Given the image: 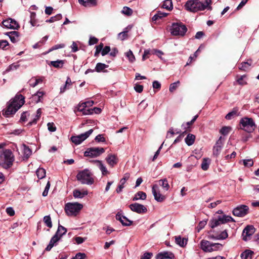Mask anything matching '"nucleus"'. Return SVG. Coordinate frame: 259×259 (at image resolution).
Masks as SVG:
<instances>
[{"instance_id":"obj_1","label":"nucleus","mask_w":259,"mask_h":259,"mask_svg":"<svg viewBox=\"0 0 259 259\" xmlns=\"http://www.w3.org/2000/svg\"><path fill=\"white\" fill-rule=\"evenodd\" d=\"M211 0H204L203 2L199 0H189L187 2L185 7L187 10L192 12H197L203 11L207 8H210L209 5Z\"/></svg>"},{"instance_id":"obj_2","label":"nucleus","mask_w":259,"mask_h":259,"mask_svg":"<svg viewBox=\"0 0 259 259\" xmlns=\"http://www.w3.org/2000/svg\"><path fill=\"white\" fill-rule=\"evenodd\" d=\"M24 97L22 95H16L14 99L11 100L7 110L3 114L8 117L13 115L24 104Z\"/></svg>"},{"instance_id":"obj_3","label":"nucleus","mask_w":259,"mask_h":259,"mask_svg":"<svg viewBox=\"0 0 259 259\" xmlns=\"http://www.w3.org/2000/svg\"><path fill=\"white\" fill-rule=\"evenodd\" d=\"M230 222H234V219L231 216L227 215L214 216L209 221L208 225L210 228H214Z\"/></svg>"},{"instance_id":"obj_4","label":"nucleus","mask_w":259,"mask_h":259,"mask_svg":"<svg viewBox=\"0 0 259 259\" xmlns=\"http://www.w3.org/2000/svg\"><path fill=\"white\" fill-rule=\"evenodd\" d=\"M0 159L3 162V167L7 169L12 166L15 158L12 151L7 149L0 154Z\"/></svg>"},{"instance_id":"obj_5","label":"nucleus","mask_w":259,"mask_h":259,"mask_svg":"<svg viewBox=\"0 0 259 259\" xmlns=\"http://www.w3.org/2000/svg\"><path fill=\"white\" fill-rule=\"evenodd\" d=\"M200 248L204 252H211L220 250L222 245L219 243H211L206 240H202L200 242Z\"/></svg>"},{"instance_id":"obj_6","label":"nucleus","mask_w":259,"mask_h":259,"mask_svg":"<svg viewBox=\"0 0 259 259\" xmlns=\"http://www.w3.org/2000/svg\"><path fill=\"white\" fill-rule=\"evenodd\" d=\"M76 178L83 184L91 185L94 183L92 174L88 169L79 171L76 176Z\"/></svg>"},{"instance_id":"obj_7","label":"nucleus","mask_w":259,"mask_h":259,"mask_svg":"<svg viewBox=\"0 0 259 259\" xmlns=\"http://www.w3.org/2000/svg\"><path fill=\"white\" fill-rule=\"evenodd\" d=\"M66 232L67 229L63 226L59 225L55 235L52 238L49 245L46 248V250L50 251Z\"/></svg>"},{"instance_id":"obj_8","label":"nucleus","mask_w":259,"mask_h":259,"mask_svg":"<svg viewBox=\"0 0 259 259\" xmlns=\"http://www.w3.org/2000/svg\"><path fill=\"white\" fill-rule=\"evenodd\" d=\"M82 204L78 202L67 203L65 205V210L69 216H76L82 208Z\"/></svg>"},{"instance_id":"obj_9","label":"nucleus","mask_w":259,"mask_h":259,"mask_svg":"<svg viewBox=\"0 0 259 259\" xmlns=\"http://www.w3.org/2000/svg\"><path fill=\"white\" fill-rule=\"evenodd\" d=\"M170 31L173 35L184 36L187 31V28L182 23H175L172 24Z\"/></svg>"},{"instance_id":"obj_10","label":"nucleus","mask_w":259,"mask_h":259,"mask_svg":"<svg viewBox=\"0 0 259 259\" xmlns=\"http://www.w3.org/2000/svg\"><path fill=\"white\" fill-rule=\"evenodd\" d=\"M240 123L242 126L241 128L248 133H251L254 130L255 123L251 118H243L240 120Z\"/></svg>"},{"instance_id":"obj_11","label":"nucleus","mask_w":259,"mask_h":259,"mask_svg":"<svg viewBox=\"0 0 259 259\" xmlns=\"http://www.w3.org/2000/svg\"><path fill=\"white\" fill-rule=\"evenodd\" d=\"M105 151V149L101 147H92L88 148L84 152V156L90 157H97Z\"/></svg>"},{"instance_id":"obj_12","label":"nucleus","mask_w":259,"mask_h":259,"mask_svg":"<svg viewBox=\"0 0 259 259\" xmlns=\"http://www.w3.org/2000/svg\"><path fill=\"white\" fill-rule=\"evenodd\" d=\"M93 132V129H91L84 133L77 136H72L71 140L75 145H79L87 139L92 134Z\"/></svg>"},{"instance_id":"obj_13","label":"nucleus","mask_w":259,"mask_h":259,"mask_svg":"<svg viewBox=\"0 0 259 259\" xmlns=\"http://www.w3.org/2000/svg\"><path fill=\"white\" fill-rule=\"evenodd\" d=\"M248 209L247 205H241L233 209V214L237 217H243L248 213Z\"/></svg>"},{"instance_id":"obj_14","label":"nucleus","mask_w":259,"mask_h":259,"mask_svg":"<svg viewBox=\"0 0 259 259\" xmlns=\"http://www.w3.org/2000/svg\"><path fill=\"white\" fill-rule=\"evenodd\" d=\"M224 139L221 136L216 142L213 148V155L218 156L220 154L224 145Z\"/></svg>"},{"instance_id":"obj_15","label":"nucleus","mask_w":259,"mask_h":259,"mask_svg":"<svg viewBox=\"0 0 259 259\" xmlns=\"http://www.w3.org/2000/svg\"><path fill=\"white\" fill-rule=\"evenodd\" d=\"M255 229L252 226H248L243 230L242 232L243 239L246 241L249 240L254 233Z\"/></svg>"},{"instance_id":"obj_16","label":"nucleus","mask_w":259,"mask_h":259,"mask_svg":"<svg viewBox=\"0 0 259 259\" xmlns=\"http://www.w3.org/2000/svg\"><path fill=\"white\" fill-rule=\"evenodd\" d=\"M2 24L4 27L8 29H17L19 27L18 23L11 18L4 20L2 22Z\"/></svg>"},{"instance_id":"obj_17","label":"nucleus","mask_w":259,"mask_h":259,"mask_svg":"<svg viewBox=\"0 0 259 259\" xmlns=\"http://www.w3.org/2000/svg\"><path fill=\"white\" fill-rule=\"evenodd\" d=\"M152 191L154 198L157 201L162 202L165 199V196L160 193L157 185L153 186Z\"/></svg>"},{"instance_id":"obj_18","label":"nucleus","mask_w":259,"mask_h":259,"mask_svg":"<svg viewBox=\"0 0 259 259\" xmlns=\"http://www.w3.org/2000/svg\"><path fill=\"white\" fill-rule=\"evenodd\" d=\"M130 208L132 211L138 213H145L147 210L145 206H144L142 204H139L138 203L131 204L130 205Z\"/></svg>"},{"instance_id":"obj_19","label":"nucleus","mask_w":259,"mask_h":259,"mask_svg":"<svg viewBox=\"0 0 259 259\" xmlns=\"http://www.w3.org/2000/svg\"><path fill=\"white\" fill-rule=\"evenodd\" d=\"M91 162L93 163L95 165L99 167L100 170L101 171L102 174L103 175H106L109 173L105 165L103 163V162L101 161L95 160L91 161Z\"/></svg>"},{"instance_id":"obj_20","label":"nucleus","mask_w":259,"mask_h":259,"mask_svg":"<svg viewBox=\"0 0 259 259\" xmlns=\"http://www.w3.org/2000/svg\"><path fill=\"white\" fill-rule=\"evenodd\" d=\"M116 219L117 220L120 221L122 225L125 226H129L132 225V221L128 220L125 217L122 215L121 214L118 213L116 215Z\"/></svg>"},{"instance_id":"obj_21","label":"nucleus","mask_w":259,"mask_h":259,"mask_svg":"<svg viewBox=\"0 0 259 259\" xmlns=\"http://www.w3.org/2000/svg\"><path fill=\"white\" fill-rule=\"evenodd\" d=\"M106 160L109 166L113 167L118 162V158L114 154H109L106 158Z\"/></svg>"},{"instance_id":"obj_22","label":"nucleus","mask_w":259,"mask_h":259,"mask_svg":"<svg viewBox=\"0 0 259 259\" xmlns=\"http://www.w3.org/2000/svg\"><path fill=\"white\" fill-rule=\"evenodd\" d=\"M174 254L172 252L169 251L160 252L158 253L156 256V258L157 259H172L174 258Z\"/></svg>"},{"instance_id":"obj_23","label":"nucleus","mask_w":259,"mask_h":259,"mask_svg":"<svg viewBox=\"0 0 259 259\" xmlns=\"http://www.w3.org/2000/svg\"><path fill=\"white\" fill-rule=\"evenodd\" d=\"M88 194V191L85 190L80 191L78 189H75L73 192V195L75 198H82L85 196L87 195Z\"/></svg>"},{"instance_id":"obj_24","label":"nucleus","mask_w":259,"mask_h":259,"mask_svg":"<svg viewBox=\"0 0 259 259\" xmlns=\"http://www.w3.org/2000/svg\"><path fill=\"white\" fill-rule=\"evenodd\" d=\"M79 4L84 7H92L97 4L96 0H78Z\"/></svg>"},{"instance_id":"obj_25","label":"nucleus","mask_w":259,"mask_h":259,"mask_svg":"<svg viewBox=\"0 0 259 259\" xmlns=\"http://www.w3.org/2000/svg\"><path fill=\"white\" fill-rule=\"evenodd\" d=\"M228 236V233L226 230L223 231L219 235L215 236L213 235H210L209 238L211 239H216V240H222L227 238Z\"/></svg>"},{"instance_id":"obj_26","label":"nucleus","mask_w":259,"mask_h":259,"mask_svg":"<svg viewBox=\"0 0 259 259\" xmlns=\"http://www.w3.org/2000/svg\"><path fill=\"white\" fill-rule=\"evenodd\" d=\"M9 36L11 41L14 43L18 40V32L17 31H12L6 33Z\"/></svg>"},{"instance_id":"obj_27","label":"nucleus","mask_w":259,"mask_h":259,"mask_svg":"<svg viewBox=\"0 0 259 259\" xmlns=\"http://www.w3.org/2000/svg\"><path fill=\"white\" fill-rule=\"evenodd\" d=\"M195 140V135L189 134L185 139V143L188 146H191L193 145Z\"/></svg>"},{"instance_id":"obj_28","label":"nucleus","mask_w":259,"mask_h":259,"mask_svg":"<svg viewBox=\"0 0 259 259\" xmlns=\"http://www.w3.org/2000/svg\"><path fill=\"white\" fill-rule=\"evenodd\" d=\"M146 194L142 191H139L134 196L133 198V201H137L140 199L145 200L146 199Z\"/></svg>"},{"instance_id":"obj_29","label":"nucleus","mask_w":259,"mask_h":259,"mask_svg":"<svg viewBox=\"0 0 259 259\" xmlns=\"http://www.w3.org/2000/svg\"><path fill=\"white\" fill-rule=\"evenodd\" d=\"M175 241L177 244L181 247L185 246L187 243V239L185 238H182L181 236L176 237Z\"/></svg>"},{"instance_id":"obj_30","label":"nucleus","mask_w":259,"mask_h":259,"mask_svg":"<svg viewBox=\"0 0 259 259\" xmlns=\"http://www.w3.org/2000/svg\"><path fill=\"white\" fill-rule=\"evenodd\" d=\"M253 252L250 250H246L241 254V259H251Z\"/></svg>"},{"instance_id":"obj_31","label":"nucleus","mask_w":259,"mask_h":259,"mask_svg":"<svg viewBox=\"0 0 259 259\" xmlns=\"http://www.w3.org/2000/svg\"><path fill=\"white\" fill-rule=\"evenodd\" d=\"M162 8L167 10H171L173 8V5L171 0H165L163 2Z\"/></svg>"},{"instance_id":"obj_32","label":"nucleus","mask_w":259,"mask_h":259,"mask_svg":"<svg viewBox=\"0 0 259 259\" xmlns=\"http://www.w3.org/2000/svg\"><path fill=\"white\" fill-rule=\"evenodd\" d=\"M64 61L63 60H57L51 61L49 65L53 66V67L57 68H62L64 65Z\"/></svg>"},{"instance_id":"obj_33","label":"nucleus","mask_w":259,"mask_h":259,"mask_svg":"<svg viewBox=\"0 0 259 259\" xmlns=\"http://www.w3.org/2000/svg\"><path fill=\"white\" fill-rule=\"evenodd\" d=\"M108 67V65L104 63H98L96 64L95 70L97 72L104 71V70Z\"/></svg>"},{"instance_id":"obj_34","label":"nucleus","mask_w":259,"mask_h":259,"mask_svg":"<svg viewBox=\"0 0 259 259\" xmlns=\"http://www.w3.org/2000/svg\"><path fill=\"white\" fill-rule=\"evenodd\" d=\"M159 184L165 191L168 190L169 185L166 179L160 180L159 181Z\"/></svg>"},{"instance_id":"obj_35","label":"nucleus","mask_w":259,"mask_h":259,"mask_svg":"<svg viewBox=\"0 0 259 259\" xmlns=\"http://www.w3.org/2000/svg\"><path fill=\"white\" fill-rule=\"evenodd\" d=\"M44 95V93L42 91H38L35 94L32 96V100L35 102L38 103L40 101L41 98Z\"/></svg>"},{"instance_id":"obj_36","label":"nucleus","mask_w":259,"mask_h":259,"mask_svg":"<svg viewBox=\"0 0 259 259\" xmlns=\"http://www.w3.org/2000/svg\"><path fill=\"white\" fill-rule=\"evenodd\" d=\"M210 164V159L209 158H203L201 163V168L204 170L208 169Z\"/></svg>"},{"instance_id":"obj_37","label":"nucleus","mask_w":259,"mask_h":259,"mask_svg":"<svg viewBox=\"0 0 259 259\" xmlns=\"http://www.w3.org/2000/svg\"><path fill=\"white\" fill-rule=\"evenodd\" d=\"M167 15L168 14L166 13L158 12L157 14L153 16L152 19L153 21H155L163 17L167 16Z\"/></svg>"},{"instance_id":"obj_38","label":"nucleus","mask_w":259,"mask_h":259,"mask_svg":"<svg viewBox=\"0 0 259 259\" xmlns=\"http://www.w3.org/2000/svg\"><path fill=\"white\" fill-rule=\"evenodd\" d=\"M86 108V105L82 104V103H79L77 107V110L82 112V114L84 115H88L85 113L89 110V109H87Z\"/></svg>"},{"instance_id":"obj_39","label":"nucleus","mask_w":259,"mask_h":259,"mask_svg":"<svg viewBox=\"0 0 259 259\" xmlns=\"http://www.w3.org/2000/svg\"><path fill=\"white\" fill-rule=\"evenodd\" d=\"M23 150L24 155L26 157H29L32 154L31 149L25 145H23Z\"/></svg>"},{"instance_id":"obj_40","label":"nucleus","mask_w":259,"mask_h":259,"mask_svg":"<svg viewBox=\"0 0 259 259\" xmlns=\"http://www.w3.org/2000/svg\"><path fill=\"white\" fill-rule=\"evenodd\" d=\"M36 175L38 179H41L46 176V170L42 168H39L36 171Z\"/></svg>"},{"instance_id":"obj_41","label":"nucleus","mask_w":259,"mask_h":259,"mask_svg":"<svg viewBox=\"0 0 259 259\" xmlns=\"http://www.w3.org/2000/svg\"><path fill=\"white\" fill-rule=\"evenodd\" d=\"M232 128L230 126H223L220 130V133L223 135H227L231 131Z\"/></svg>"},{"instance_id":"obj_42","label":"nucleus","mask_w":259,"mask_h":259,"mask_svg":"<svg viewBox=\"0 0 259 259\" xmlns=\"http://www.w3.org/2000/svg\"><path fill=\"white\" fill-rule=\"evenodd\" d=\"M250 66V64L248 62H245L242 63H241L239 66V69L243 71H247L249 69V67Z\"/></svg>"},{"instance_id":"obj_43","label":"nucleus","mask_w":259,"mask_h":259,"mask_svg":"<svg viewBox=\"0 0 259 259\" xmlns=\"http://www.w3.org/2000/svg\"><path fill=\"white\" fill-rule=\"evenodd\" d=\"M43 220L47 227L49 228H51L52 227V221L50 215L45 216Z\"/></svg>"},{"instance_id":"obj_44","label":"nucleus","mask_w":259,"mask_h":259,"mask_svg":"<svg viewBox=\"0 0 259 259\" xmlns=\"http://www.w3.org/2000/svg\"><path fill=\"white\" fill-rule=\"evenodd\" d=\"M101 112V109L99 108L94 107V108L89 109V110L85 113L87 114H92L94 113L96 114L100 113Z\"/></svg>"},{"instance_id":"obj_45","label":"nucleus","mask_w":259,"mask_h":259,"mask_svg":"<svg viewBox=\"0 0 259 259\" xmlns=\"http://www.w3.org/2000/svg\"><path fill=\"white\" fill-rule=\"evenodd\" d=\"M122 14L127 15L131 16L133 14V10L127 7H124L121 11Z\"/></svg>"},{"instance_id":"obj_46","label":"nucleus","mask_w":259,"mask_h":259,"mask_svg":"<svg viewBox=\"0 0 259 259\" xmlns=\"http://www.w3.org/2000/svg\"><path fill=\"white\" fill-rule=\"evenodd\" d=\"M125 56L131 62H133L135 60V56L132 51L129 50L125 53Z\"/></svg>"},{"instance_id":"obj_47","label":"nucleus","mask_w":259,"mask_h":259,"mask_svg":"<svg viewBox=\"0 0 259 259\" xmlns=\"http://www.w3.org/2000/svg\"><path fill=\"white\" fill-rule=\"evenodd\" d=\"M246 78V75H242L237 78V81L238 83V84L240 85H245L247 83V81L245 79Z\"/></svg>"},{"instance_id":"obj_48","label":"nucleus","mask_w":259,"mask_h":259,"mask_svg":"<svg viewBox=\"0 0 259 259\" xmlns=\"http://www.w3.org/2000/svg\"><path fill=\"white\" fill-rule=\"evenodd\" d=\"M71 84V80L70 78L68 77L66 82L65 84L60 88V93H63L65 91V90L67 89V85H70Z\"/></svg>"},{"instance_id":"obj_49","label":"nucleus","mask_w":259,"mask_h":259,"mask_svg":"<svg viewBox=\"0 0 259 259\" xmlns=\"http://www.w3.org/2000/svg\"><path fill=\"white\" fill-rule=\"evenodd\" d=\"M180 81H177L175 82H174L171 84H170L169 88V90L170 92H173L175 90H176V89L178 88L179 85L180 84Z\"/></svg>"},{"instance_id":"obj_50","label":"nucleus","mask_w":259,"mask_h":259,"mask_svg":"<svg viewBox=\"0 0 259 259\" xmlns=\"http://www.w3.org/2000/svg\"><path fill=\"white\" fill-rule=\"evenodd\" d=\"M243 163L244 165L246 167H250L253 164V162L252 159L243 160Z\"/></svg>"},{"instance_id":"obj_51","label":"nucleus","mask_w":259,"mask_h":259,"mask_svg":"<svg viewBox=\"0 0 259 259\" xmlns=\"http://www.w3.org/2000/svg\"><path fill=\"white\" fill-rule=\"evenodd\" d=\"M48 129L51 132H54L56 131V127L53 122H49L47 124Z\"/></svg>"},{"instance_id":"obj_52","label":"nucleus","mask_w":259,"mask_h":259,"mask_svg":"<svg viewBox=\"0 0 259 259\" xmlns=\"http://www.w3.org/2000/svg\"><path fill=\"white\" fill-rule=\"evenodd\" d=\"M103 44L101 43L99 45L96 46V52L95 53V56H97L100 52H102V50L103 48Z\"/></svg>"},{"instance_id":"obj_53","label":"nucleus","mask_w":259,"mask_h":259,"mask_svg":"<svg viewBox=\"0 0 259 259\" xmlns=\"http://www.w3.org/2000/svg\"><path fill=\"white\" fill-rule=\"evenodd\" d=\"M64 47H65V45L63 44H58V45H55L53 47H52L50 49L49 52H51V51H53L54 50H57V49H59L63 48Z\"/></svg>"},{"instance_id":"obj_54","label":"nucleus","mask_w":259,"mask_h":259,"mask_svg":"<svg viewBox=\"0 0 259 259\" xmlns=\"http://www.w3.org/2000/svg\"><path fill=\"white\" fill-rule=\"evenodd\" d=\"M19 66L20 65L18 64V62L13 63L9 66L8 70L9 71L16 70Z\"/></svg>"},{"instance_id":"obj_55","label":"nucleus","mask_w":259,"mask_h":259,"mask_svg":"<svg viewBox=\"0 0 259 259\" xmlns=\"http://www.w3.org/2000/svg\"><path fill=\"white\" fill-rule=\"evenodd\" d=\"M236 115H237V111H233L232 112H229L226 115V118L228 120H230L232 119V117Z\"/></svg>"},{"instance_id":"obj_56","label":"nucleus","mask_w":259,"mask_h":259,"mask_svg":"<svg viewBox=\"0 0 259 259\" xmlns=\"http://www.w3.org/2000/svg\"><path fill=\"white\" fill-rule=\"evenodd\" d=\"M50 188V182H48V183L46 186L44 192H42L43 196L45 197V196H47Z\"/></svg>"},{"instance_id":"obj_57","label":"nucleus","mask_w":259,"mask_h":259,"mask_svg":"<svg viewBox=\"0 0 259 259\" xmlns=\"http://www.w3.org/2000/svg\"><path fill=\"white\" fill-rule=\"evenodd\" d=\"M86 255L84 253H78L72 259H84Z\"/></svg>"},{"instance_id":"obj_58","label":"nucleus","mask_w":259,"mask_h":259,"mask_svg":"<svg viewBox=\"0 0 259 259\" xmlns=\"http://www.w3.org/2000/svg\"><path fill=\"white\" fill-rule=\"evenodd\" d=\"M110 51V48L109 46H106L104 48H103L102 50L101 54L102 55L105 56Z\"/></svg>"},{"instance_id":"obj_59","label":"nucleus","mask_w":259,"mask_h":259,"mask_svg":"<svg viewBox=\"0 0 259 259\" xmlns=\"http://www.w3.org/2000/svg\"><path fill=\"white\" fill-rule=\"evenodd\" d=\"M29 115V113L27 112H23L21 116L20 121L21 122H25L27 120V117Z\"/></svg>"},{"instance_id":"obj_60","label":"nucleus","mask_w":259,"mask_h":259,"mask_svg":"<svg viewBox=\"0 0 259 259\" xmlns=\"http://www.w3.org/2000/svg\"><path fill=\"white\" fill-rule=\"evenodd\" d=\"M152 87L154 89L160 90V89L161 88V84L158 81H154L153 82Z\"/></svg>"},{"instance_id":"obj_61","label":"nucleus","mask_w":259,"mask_h":259,"mask_svg":"<svg viewBox=\"0 0 259 259\" xmlns=\"http://www.w3.org/2000/svg\"><path fill=\"white\" fill-rule=\"evenodd\" d=\"M127 31H124L119 33L118 34L119 38H120L121 40L125 39L127 37Z\"/></svg>"},{"instance_id":"obj_62","label":"nucleus","mask_w":259,"mask_h":259,"mask_svg":"<svg viewBox=\"0 0 259 259\" xmlns=\"http://www.w3.org/2000/svg\"><path fill=\"white\" fill-rule=\"evenodd\" d=\"M135 90L138 93H141L143 90V86L140 84H136L134 87Z\"/></svg>"},{"instance_id":"obj_63","label":"nucleus","mask_w":259,"mask_h":259,"mask_svg":"<svg viewBox=\"0 0 259 259\" xmlns=\"http://www.w3.org/2000/svg\"><path fill=\"white\" fill-rule=\"evenodd\" d=\"M152 255V253L146 252L141 256V259H151Z\"/></svg>"},{"instance_id":"obj_64","label":"nucleus","mask_w":259,"mask_h":259,"mask_svg":"<svg viewBox=\"0 0 259 259\" xmlns=\"http://www.w3.org/2000/svg\"><path fill=\"white\" fill-rule=\"evenodd\" d=\"M6 212L10 216H13L15 214V211L11 207H8L6 209Z\"/></svg>"}]
</instances>
